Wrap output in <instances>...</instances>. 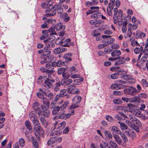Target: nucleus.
I'll return each mask as SVG.
<instances>
[{"instance_id":"nucleus-15","label":"nucleus","mask_w":148,"mask_h":148,"mask_svg":"<svg viewBox=\"0 0 148 148\" xmlns=\"http://www.w3.org/2000/svg\"><path fill=\"white\" fill-rule=\"evenodd\" d=\"M116 118L118 120H121L123 117L125 118H128V117L124 114L123 113L121 112L119 114H117L115 116Z\"/></svg>"},{"instance_id":"nucleus-64","label":"nucleus","mask_w":148,"mask_h":148,"mask_svg":"<svg viewBox=\"0 0 148 148\" xmlns=\"http://www.w3.org/2000/svg\"><path fill=\"white\" fill-rule=\"evenodd\" d=\"M61 97L59 95V94H57L55 97L54 99L53 100L54 101L55 104H56L57 101L60 99Z\"/></svg>"},{"instance_id":"nucleus-20","label":"nucleus","mask_w":148,"mask_h":148,"mask_svg":"<svg viewBox=\"0 0 148 148\" xmlns=\"http://www.w3.org/2000/svg\"><path fill=\"white\" fill-rule=\"evenodd\" d=\"M113 137L115 139L116 142L119 144H121L122 143V140L121 138L116 134L113 135Z\"/></svg>"},{"instance_id":"nucleus-9","label":"nucleus","mask_w":148,"mask_h":148,"mask_svg":"<svg viewBox=\"0 0 148 148\" xmlns=\"http://www.w3.org/2000/svg\"><path fill=\"white\" fill-rule=\"evenodd\" d=\"M121 51L119 50H116L114 51L111 53V56L113 57H117L118 58H120L119 56L121 54Z\"/></svg>"},{"instance_id":"nucleus-30","label":"nucleus","mask_w":148,"mask_h":148,"mask_svg":"<svg viewBox=\"0 0 148 148\" xmlns=\"http://www.w3.org/2000/svg\"><path fill=\"white\" fill-rule=\"evenodd\" d=\"M71 53H68L65 54L64 55V58H65L67 61H70L71 60Z\"/></svg>"},{"instance_id":"nucleus-19","label":"nucleus","mask_w":148,"mask_h":148,"mask_svg":"<svg viewBox=\"0 0 148 148\" xmlns=\"http://www.w3.org/2000/svg\"><path fill=\"white\" fill-rule=\"evenodd\" d=\"M112 130L115 134H121V132L118 127L115 126H112L111 129Z\"/></svg>"},{"instance_id":"nucleus-40","label":"nucleus","mask_w":148,"mask_h":148,"mask_svg":"<svg viewBox=\"0 0 148 148\" xmlns=\"http://www.w3.org/2000/svg\"><path fill=\"white\" fill-rule=\"evenodd\" d=\"M60 110V109L59 106H58L55 107L53 110L52 114L54 115L56 114Z\"/></svg>"},{"instance_id":"nucleus-21","label":"nucleus","mask_w":148,"mask_h":148,"mask_svg":"<svg viewBox=\"0 0 148 148\" xmlns=\"http://www.w3.org/2000/svg\"><path fill=\"white\" fill-rule=\"evenodd\" d=\"M76 86L75 85L72 84L68 86V89L71 93H73L74 92V89L76 88Z\"/></svg>"},{"instance_id":"nucleus-58","label":"nucleus","mask_w":148,"mask_h":148,"mask_svg":"<svg viewBox=\"0 0 148 148\" xmlns=\"http://www.w3.org/2000/svg\"><path fill=\"white\" fill-rule=\"evenodd\" d=\"M43 116L48 117L49 116V110H47L43 111Z\"/></svg>"},{"instance_id":"nucleus-13","label":"nucleus","mask_w":148,"mask_h":148,"mask_svg":"<svg viewBox=\"0 0 148 148\" xmlns=\"http://www.w3.org/2000/svg\"><path fill=\"white\" fill-rule=\"evenodd\" d=\"M81 99L82 97L81 96L76 95L72 99V101L74 103L78 104L80 103Z\"/></svg>"},{"instance_id":"nucleus-62","label":"nucleus","mask_w":148,"mask_h":148,"mask_svg":"<svg viewBox=\"0 0 148 148\" xmlns=\"http://www.w3.org/2000/svg\"><path fill=\"white\" fill-rule=\"evenodd\" d=\"M113 94L115 95L118 96L123 95V93L121 91L117 90L114 91L113 92Z\"/></svg>"},{"instance_id":"nucleus-43","label":"nucleus","mask_w":148,"mask_h":148,"mask_svg":"<svg viewBox=\"0 0 148 148\" xmlns=\"http://www.w3.org/2000/svg\"><path fill=\"white\" fill-rule=\"evenodd\" d=\"M31 121H32V123L35 127L38 126V127L39 126H40L38 121L35 119H33Z\"/></svg>"},{"instance_id":"nucleus-4","label":"nucleus","mask_w":148,"mask_h":148,"mask_svg":"<svg viewBox=\"0 0 148 148\" xmlns=\"http://www.w3.org/2000/svg\"><path fill=\"white\" fill-rule=\"evenodd\" d=\"M125 123L130 127L135 130L136 132H138L139 131V127H140V126H137L134 124H132L131 122H130L128 120H126L125 121Z\"/></svg>"},{"instance_id":"nucleus-26","label":"nucleus","mask_w":148,"mask_h":148,"mask_svg":"<svg viewBox=\"0 0 148 148\" xmlns=\"http://www.w3.org/2000/svg\"><path fill=\"white\" fill-rule=\"evenodd\" d=\"M111 88L112 89H118L121 88V86L118 84H114L111 86Z\"/></svg>"},{"instance_id":"nucleus-29","label":"nucleus","mask_w":148,"mask_h":148,"mask_svg":"<svg viewBox=\"0 0 148 148\" xmlns=\"http://www.w3.org/2000/svg\"><path fill=\"white\" fill-rule=\"evenodd\" d=\"M25 124L27 129L29 131H32V127L29 121L28 120L26 121L25 122Z\"/></svg>"},{"instance_id":"nucleus-33","label":"nucleus","mask_w":148,"mask_h":148,"mask_svg":"<svg viewBox=\"0 0 148 148\" xmlns=\"http://www.w3.org/2000/svg\"><path fill=\"white\" fill-rule=\"evenodd\" d=\"M61 97H63L66 95L67 94L66 90L63 89L60 91V93L59 94Z\"/></svg>"},{"instance_id":"nucleus-53","label":"nucleus","mask_w":148,"mask_h":148,"mask_svg":"<svg viewBox=\"0 0 148 148\" xmlns=\"http://www.w3.org/2000/svg\"><path fill=\"white\" fill-rule=\"evenodd\" d=\"M49 62L48 60V59L47 58V57H44L43 58H42L41 60L40 61V63L42 64H44L46 63Z\"/></svg>"},{"instance_id":"nucleus-50","label":"nucleus","mask_w":148,"mask_h":148,"mask_svg":"<svg viewBox=\"0 0 148 148\" xmlns=\"http://www.w3.org/2000/svg\"><path fill=\"white\" fill-rule=\"evenodd\" d=\"M33 107L35 111L38 110V109L40 108L39 104L38 102H35L33 104Z\"/></svg>"},{"instance_id":"nucleus-42","label":"nucleus","mask_w":148,"mask_h":148,"mask_svg":"<svg viewBox=\"0 0 148 148\" xmlns=\"http://www.w3.org/2000/svg\"><path fill=\"white\" fill-rule=\"evenodd\" d=\"M109 143L112 148H118L117 145L112 140L110 141Z\"/></svg>"},{"instance_id":"nucleus-63","label":"nucleus","mask_w":148,"mask_h":148,"mask_svg":"<svg viewBox=\"0 0 148 148\" xmlns=\"http://www.w3.org/2000/svg\"><path fill=\"white\" fill-rule=\"evenodd\" d=\"M120 47L119 44H115L111 45V48L113 49H117L119 48Z\"/></svg>"},{"instance_id":"nucleus-51","label":"nucleus","mask_w":148,"mask_h":148,"mask_svg":"<svg viewBox=\"0 0 148 148\" xmlns=\"http://www.w3.org/2000/svg\"><path fill=\"white\" fill-rule=\"evenodd\" d=\"M45 95L47 96L50 100H52L53 98V95L52 92H50L48 94L45 93Z\"/></svg>"},{"instance_id":"nucleus-3","label":"nucleus","mask_w":148,"mask_h":148,"mask_svg":"<svg viewBox=\"0 0 148 148\" xmlns=\"http://www.w3.org/2000/svg\"><path fill=\"white\" fill-rule=\"evenodd\" d=\"M124 92L125 94L131 96H134L137 94L136 89L132 86H130L128 88L124 89Z\"/></svg>"},{"instance_id":"nucleus-14","label":"nucleus","mask_w":148,"mask_h":148,"mask_svg":"<svg viewBox=\"0 0 148 148\" xmlns=\"http://www.w3.org/2000/svg\"><path fill=\"white\" fill-rule=\"evenodd\" d=\"M111 37V36H110L103 35L102 38H103V39L102 40V42L106 45H108V38H110Z\"/></svg>"},{"instance_id":"nucleus-45","label":"nucleus","mask_w":148,"mask_h":148,"mask_svg":"<svg viewBox=\"0 0 148 148\" xmlns=\"http://www.w3.org/2000/svg\"><path fill=\"white\" fill-rule=\"evenodd\" d=\"M66 123L65 121H63L61 122L58 125V127L60 129H62L66 126Z\"/></svg>"},{"instance_id":"nucleus-34","label":"nucleus","mask_w":148,"mask_h":148,"mask_svg":"<svg viewBox=\"0 0 148 148\" xmlns=\"http://www.w3.org/2000/svg\"><path fill=\"white\" fill-rule=\"evenodd\" d=\"M56 140L55 137H53L51 138L48 141L47 144L49 146L51 145L52 144L56 142Z\"/></svg>"},{"instance_id":"nucleus-59","label":"nucleus","mask_w":148,"mask_h":148,"mask_svg":"<svg viewBox=\"0 0 148 148\" xmlns=\"http://www.w3.org/2000/svg\"><path fill=\"white\" fill-rule=\"evenodd\" d=\"M79 107V105L77 103H76L73 102V104H72L70 107L71 109H74L76 108H77Z\"/></svg>"},{"instance_id":"nucleus-47","label":"nucleus","mask_w":148,"mask_h":148,"mask_svg":"<svg viewBox=\"0 0 148 148\" xmlns=\"http://www.w3.org/2000/svg\"><path fill=\"white\" fill-rule=\"evenodd\" d=\"M32 142L34 148H38L39 144L36 140L33 139Z\"/></svg>"},{"instance_id":"nucleus-5","label":"nucleus","mask_w":148,"mask_h":148,"mask_svg":"<svg viewBox=\"0 0 148 148\" xmlns=\"http://www.w3.org/2000/svg\"><path fill=\"white\" fill-rule=\"evenodd\" d=\"M129 27L127 32V33L124 34V37L125 38H127L128 37L130 38L132 35V24L129 23L128 25Z\"/></svg>"},{"instance_id":"nucleus-25","label":"nucleus","mask_w":148,"mask_h":148,"mask_svg":"<svg viewBox=\"0 0 148 148\" xmlns=\"http://www.w3.org/2000/svg\"><path fill=\"white\" fill-rule=\"evenodd\" d=\"M126 60L125 58H120L119 60L116 61L115 63V65H117L118 64H122L124 63Z\"/></svg>"},{"instance_id":"nucleus-41","label":"nucleus","mask_w":148,"mask_h":148,"mask_svg":"<svg viewBox=\"0 0 148 148\" xmlns=\"http://www.w3.org/2000/svg\"><path fill=\"white\" fill-rule=\"evenodd\" d=\"M104 134L105 136L109 139L112 138V136L111 133L108 131H105L104 132Z\"/></svg>"},{"instance_id":"nucleus-36","label":"nucleus","mask_w":148,"mask_h":148,"mask_svg":"<svg viewBox=\"0 0 148 148\" xmlns=\"http://www.w3.org/2000/svg\"><path fill=\"white\" fill-rule=\"evenodd\" d=\"M45 67L48 69H54L53 63L51 62H48L45 65Z\"/></svg>"},{"instance_id":"nucleus-44","label":"nucleus","mask_w":148,"mask_h":148,"mask_svg":"<svg viewBox=\"0 0 148 148\" xmlns=\"http://www.w3.org/2000/svg\"><path fill=\"white\" fill-rule=\"evenodd\" d=\"M140 83L143 87H146L148 86V83L145 79H142L140 82Z\"/></svg>"},{"instance_id":"nucleus-16","label":"nucleus","mask_w":148,"mask_h":148,"mask_svg":"<svg viewBox=\"0 0 148 148\" xmlns=\"http://www.w3.org/2000/svg\"><path fill=\"white\" fill-rule=\"evenodd\" d=\"M60 17L62 18H64V21L65 22H67L70 19V17L68 16V14L66 13H64L61 14Z\"/></svg>"},{"instance_id":"nucleus-35","label":"nucleus","mask_w":148,"mask_h":148,"mask_svg":"<svg viewBox=\"0 0 148 148\" xmlns=\"http://www.w3.org/2000/svg\"><path fill=\"white\" fill-rule=\"evenodd\" d=\"M62 27V24L61 23H58L55 25L54 29L57 31H59Z\"/></svg>"},{"instance_id":"nucleus-11","label":"nucleus","mask_w":148,"mask_h":148,"mask_svg":"<svg viewBox=\"0 0 148 148\" xmlns=\"http://www.w3.org/2000/svg\"><path fill=\"white\" fill-rule=\"evenodd\" d=\"M51 82L46 79L43 84L44 86L47 88H51L53 87V84Z\"/></svg>"},{"instance_id":"nucleus-49","label":"nucleus","mask_w":148,"mask_h":148,"mask_svg":"<svg viewBox=\"0 0 148 148\" xmlns=\"http://www.w3.org/2000/svg\"><path fill=\"white\" fill-rule=\"evenodd\" d=\"M113 102L115 104H120L123 101L120 99H115L113 100Z\"/></svg>"},{"instance_id":"nucleus-28","label":"nucleus","mask_w":148,"mask_h":148,"mask_svg":"<svg viewBox=\"0 0 148 148\" xmlns=\"http://www.w3.org/2000/svg\"><path fill=\"white\" fill-rule=\"evenodd\" d=\"M51 136H55V135H59L60 134V131L55 130L53 129L50 134Z\"/></svg>"},{"instance_id":"nucleus-57","label":"nucleus","mask_w":148,"mask_h":148,"mask_svg":"<svg viewBox=\"0 0 148 148\" xmlns=\"http://www.w3.org/2000/svg\"><path fill=\"white\" fill-rule=\"evenodd\" d=\"M64 64V62H63L62 60H60L58 61L56 63L57 66L58 67L61 66L63 65Z\"/></svg>"},{"instance_id":"nucleus-38","label":"nucleus","mask_w":148,"mask_h":148,"mask_svg":"<svg viewBox=\"0 0 148 148\" xmlns=\"http://www.w3.org/2000/svg\"><path fill=\"white\" fill-rule=\"evenodd\" d=\"M18 143L21 147H23L25 145V142L24 139L22 138H21L19 140Z\"/></svg>"},{"instance_id":"nucleus-61","label":"nucleus","mask_w":148,"mask_h":148,"mask_svg":"<svg viewBox=\"0 0 148 148\" xmlns=\"http://www.w3.org/2000/svg\"><path fill=\"white\" fill-rule=\"evenodd\" d=\"M106 119L108 121L110 122H112L113 120V118L112 117L108 115H107L106 116Z\"/></svg>"},{"instance_id":"nucleus-1","label":"nucleus","mask_w":148,"mask_h":148,"mask_svg":"<svg viewBox=\"0 0 148 148\" xmlns=\"http://www.w3.org/2000/svg\"><path fill=\"white\" fill-rule=\"evenodd\" d=\"M114 14L113 15L114 23L116 24L120 21L122 19L123 15V11L120 10L118 11L117 8H115L114 9Z\"/></svg>"},{"instance_id":"nucleus-55","label":"nucleus","mask_w":148,"mask_h":148,"mask_svg":"<svg viewBox=\"0 0 148 148\" xmlns=\"http://www.w3.org/2000/svg\"><path fill=\"white\" fill-rule=\"evenodd\" d=\"M92 34L94 36H97L100 34V33L97 30H93L92 32Z\"/></svg>"},{"instance_id":"nucleus-27","label":"nucleus","mask_w":148,"mask_h":148,"mask_svg":"<svg viewBox=\"0 0 148 148\" xmlns=\"http://www.w3.org/2000/svg\"><path fill=\"white\" fill-rule=\"evenodd\" d=\"M127 23L126 22H123V26L122 27V32L123 33H126L127 30Z\"/></svg>"},{"instance_id":"nucleus-8","label":"nucleus","mask_w":148,"mask_h":148,"mask_svg":"<svg viewBox=\"0 0 148 148\" xmlns=\"http://www.w3.org/2000/svg\"><path fill=\"white\" fill-rule=\"evenodd\" d=\"M58 5H56L54 6H53V8H52V9H53L54 10L53 11L51 12L47 13L45 16H52L55 14L56 13V12L55 10L58 9Z\"/></svg>"},{"instance_id":"nucleus-7","label":"nucleus","mask_w":148,"mask_h":148,"mask_svg":"<svg viewBox=\"0 0 148 148\" xmlns=\"http://www.w3.org/2000/svg\"><path fill=\"white\" fill-rule=\"evenodd\" d=\"M71 114H65L63 113L60 114L58 116V119H66L70 117Z\"/></svg>"},{"instance_id":"nucleus-60","label":"nucleus","mask_w":148,"mask_h":148,"mask_svg":"<svg viewBox=\"0 0 148 148\" xmlns=\"http://www.w3.org/2000/svg\"><path fill=\"white\" fill-rule=\"evenodd\" d=\"M129 133L128 136L134 138L136 136V134L132 130H130V133Z\"/></svg>"},{"instance_id":"nucleus-48","label":"nucleus","mask_w":148,"mask_h":148,"mask_svg":"<svg viewBox=\"0 0 148 148\" xmlns=\"http://www.w3.org/2000/svg\"><path fill=\"white\" fill-rule=\"evenodd\" d=\"M61 86L60 83V82H58L56 84V86L54 89V90L55 91H58L60 89V87Z\"/></svg>"},{"instance_id":"nucleus-32","label":"nucleus","mask_w":148,"mask_h":148,"mask_svg":"<svg viewBox=\"0 0 148 148\" xmlns=\"http://www.w3.org/2000/svg\"><path fill=\"white\" fill-rule=\"evenodd\" d=\"M46 79V77L45 76H40L38 77V82L40 84L42 82H45V80Z\"/></svg>"},{"instance_id":"nucleus-54","label":"nucleus","mask_w":148,"mask_h":148,"mask_svg":"<svg viewBox=\"0 0 148 148\" xmlns=\"http://www.w3.org/2000/svg\"><path fill=\"white\" fill-rule=\"evenodd\" d=\"M46 79L49 81L53 83H54L55 82V79L53 78L51 75L50 74H49L48 75V77L47 78L46 77Z\"/></svg>"},{"instance_id":"nucleus-46","label":"nucleus","mask_w":148,"mask_h":148,"mask_svg":"<svg viewBox=\"0 0 148 148\" xmlns=\"http://www.w3.org/2000/svg\"><path fill=\"white\" fill-rule=\"evenodd\" d=\"M120 134L121 135V136L122 138V139L123 142L124 143H126L128 141V139L125 134H122V133L121 134Z\"/></svg>"},{"instance_id":"nucleus-24","label":"nucleus","mask_w":148,"mask_h":148,"mask_svg":"<svg viewBox=\"0 0 148 148\" xmlns=\"http://www.w3.org/2000/svg\"><path fill=\"white\" fill-rule=\"evenodd\" d=\"M35 113V112L34 111H32L29 112V116L31 120L33 119H35V117L36 116Z\"/></svg>"},{"instance_id":"nucleus-10","label":"nucleus","mask_w":148,"mask_h":148,"mask_svg":"<svg viewBox=\"0 0 148 148\" xmlns=\"http://www.w3.org/2000/svg\"><path fill=\"white\" fill-rule=\"evenodd\" d=\"M93 14L91 15V17L92 18H99L101 15V13L95 10Z\"/></svg>"},{"instance_id":"nucleus-22","label":"nucleus","mask_w":148,"mask_h":148,"mask_svg":"<svg viewBox=\"0 0 148 148\" xmlns=\"http://www.w3.org/2000/svg\"><path fill=\"white\" fill-rule=\"evenodd\" d=\"M40 120L42 124L46 128L47 126V123L45 120L44 116H41L40 118Z\"/></svg>"},{"instance_id":"nucleus-52","label":"nucleus","mask_w":148,"mask_h":148,"mask_svg":"<svg viewBox=\"0 0 148 148\" xmlns=\"http://www.w3.org/2000/svg\"><path fill=\"white\" fill-rule=\"evenodd\" d=\"M65 69L62 67H61L58 69L57 73L58 75H60L65 71Z\"/></svg>"},{"instance_id":"nucleus-12","label":"nucleus","mask_w":148,"mask_h":148,"mask_svg":"<svg viewBox=\"0 0 148 148\" xmlns=\"http://www.w3.org/2000/svg\"><path fill=\"white\" fill-rule=\"evenodd\" d=\"M98 3L97 0H91V1H87L86 3V4L87 6L91 5H95Z\"/></svg>"},{"instance_id":"nucleus-17","label":"nucleus","mask_w":148,"mask_h":148,"mask_svg":"<svg viewBox=\"0 0 148 148\" xmlns=\"http://www.w3.org/2000/svg\"><path fill=\"white\" fill-rule=\"evenodd\" d=\"M120 77L124 79H131L132 78V75L128 74L121 75Z\"/></svg>"},{"instance_id":"nucleus-56","label":"nucleus","mask_w":148,"mask_h":148,"mask_svg":"<svg viewBox=\"0 0 148 148\" xmlns=\"http://www.w3.org/2000/svg\"><path fill=\"white\" fill-rule=\"evenodd\" d=\"M5 121V119L3 117L1 118H0V129L3 127L4 126L3 123Z\"/></svg>"},{"instance_id":"nucleus-39","label":"nucleus","mask_w":148,"mask_h":148,"mask_svg":"<svg viewBox=\"0 0 148 148\" xmlns=\"http://www.w3.org/2000/svg\"><path fill=\"white\" fill-rule=\"evenodd\" d=\"M42 99L43 103L49 108L50 105V102L49 100L47 99V98L45 97L43 98Z\"/></svg>"},{"instance_id":"nucleus-6","label":"nucleus","mask_w":148,"mask_h":148,"mask_svg":"<svg viewBox=\"0 0 148 148\" xmlns=\"http://www.w3.org/2000/svg\"><path fill=\"white\" fill-rule=\"evenodd\" d=\"M66 50V49L63 47H61L55 49L54 52L56 54H58L62 53Z\"/></svg>"},{"instance_id":"nucleus-2","label":"nucleus","mask_w":148,"mask_h":148,"mask_svg":"<svg viewBox=\"0 0 148 148\" xmlns=\"http://www.w3.org/2000/svg\"><path fill=\"white\" fill-rule=\"evenodd\" d=\"M34 132L38 140H40L41 137H43L45 132L40 126L33 128Z\"/></svg>"},{"instance_id":"nucleus-23","label":"nucleus","mask_w":148,"mask_h":148,"mask_svg":"<svg viewBox=\"0 0 148 148\" xmlns=\"http://www.w3.org/2000/svg\"><path fill=\"white\" fill-rule=\"evenodd\" d=\"M69 104V102L68 101H67L64 102V103L60 107V110H62L66 108Z\"/></svg>"},{"instance_id":"nucleus-37","label":"nucleus","mask_w":148,"mask_h":148,"mask_svg":"<svg viewBox=\"0 0 148 148\" xmlns=\"http://www.w3.org/2000/svg\"><path fill=\"white\" fill-rule=\"evenodd\" d=\"M118 123L120 124L121 130H125L127 129V127L125 123L120 121L118 122Z\"/></svg>"},{"instance_id":"nucleus-31","label":"nucleus","mask_w":148,"mask_h":148,"mask_svg":"<svg viewBox=\"0 0 148 148\" xmlns=\"http://www.w3.org/2000/svg\"><path fill=\"white\" fill-rule=\"evenodd\" d=\"M83 78L82 77H80L79 79H75L74 81L75 85H79L83 81Z\"/></svg>"},{"instance_id":"nucleus-18","label":"nucleus","mask_w":148,"mask_h":148,"mask_svg":"<svg viewBox=\"0 0 148 148\" xmlns=\"http://www.w3.org/2000/svg\"><path fill=\"white\" fill-rule=\"evenodd\" d=\"M48 5V9H47L46 11H50L52 10V8H53V6L52 4L53 3L52 1H46Z\"/></svg>"}]
</instances>
